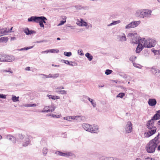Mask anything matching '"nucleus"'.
<instances>
[{"instance_id":"f257e3e1","label":"nucleus","mask_w":160,"mask_h":160,"mask_svg":"<svg viewBox=\"0 0 160 160\" xmlns=\"http://www.w3.org/2000/svg\"><path fill=\"white\" fill-rule=\"evenodd\" d=\"M146 127L148 132L145 133L146 137H149L154 134L157 130V128L154 125V122L152 120L148 121L147 123Z\"/></svg>"},{"instance_id":"f03ea898","label":"nucleus","mask_w":160,"mask_h":160,"mask_svg":"<svg viewBox=\"0 0 160 160\" xmlns=\"http://www.w3.org/2000/svg\"><path fill=\"white\" fill-rule=\"evenodd\" d=\"M158 143V138L156 137L150 141L146 147L147 152L149 153L154 152Z\"/></svg>"},{"instance_id":"7ed1b4c3","label":"nucleus","mask_w":160,"mask_h":160,"mask_svg":"<svg viewBox=\"0 0 160 160\" xmlns=\"http://www.w3.org/2000/svg\"><path fill=\"white\" fill-rule=\"evenodd\" d=\"M45 20L47 19L44 17H31L28 19L29 22H33L37 23H39V25L41 27L44 28V25L43 23H46Z\"/></svg>"},{"instance_id":"20e7f679","label":"nucleus","mask_w":160,"mask_h":160,"mask_svg":"<svg viewBox=\"0 0 160 160\" xmlns=\"http://www.w3.org/2000/svg\"><path fill=\"white\" fill-rule=\"evenodd\" d=\"M18 137L23 146H27L30 143V136L28 135H23L21 134L19 135Z\"/></svg>"},{"instance_id":"39448f33","label":"nucleus","mask_w":160,"mask_h":160,"mask_svg":"<svg viewBox=\"0 0 160 160\" xmlns=\"http://www.w3.org/2000/svg\"><path fill=\"white\" fill-rule=\"evenodd\" d=\"M128 36L132 39L133 43H138L139 42V40L137 38V34L129 33L128 34Z\"/></svg>"},{"instance_id":"423d86ee","label":"nucleus","mask_w":160,"mask_h":160,"mask_svg":"<svg viewBox=\"0 0 160 160\" xmlns=\"http://www.w3.org/2000/svg\"><path fill=\"white\" fill-rule=\"evenodd\" d=\"M140 23V21H134L131 22L126 26V28H134L137 27Z\"/></svg>"},{"instance_id":"0eeeda50","label":"nucleus","mask_w":160,"mask_h":160,"mask_svg":"<svg viewBox=\"0 0 160 160\" xmlns=\"http://www.w3.org/2000/svg\"><path fill=\"white\" fill-rule=\"evenodd\" d=\"M139 42L141 43L144 47L148 48H150L149 47V39L146 40L145 38L141 39L139 40Z\"/></svg>"},{"instance_id":"6e6552de","label":"nucleus","mask_w":160,"mask_h":160,"mask_svg":"<svg viewBox=\"0 0 160 160\" xmlns=\"http://www.w3.org/2000/svg\"><path fill=\"white\" fill-rule=\"evenodd\" d=\"M56 153L59 156L68 157L69 156H72L73 155L71 152H68L66 153H63L60 151H57L56 152Z\"/></svg>"},{"instance_id":"1a4fd4ad","label":"nucleus","mask_w":160,"mask_h":160,"mask_svg":"<svg viewBox=\"0 0 160 160\" xmlns=\"http://www.w3.org/2000/svg\"><path fill=\"white\" fill-rule=\"evenodd\" d=\"M132 124L131 122L128 121L127 122L126 128V132L127 133H129L131 132L132 130Z\"/></svg>"},{"instance_id":"9d476101","label":"nucleus","mask_w":160,"mask_h":160,"mask_svg":"<svg viewBox=\"0 0 160 160\" xmlns=\"http://www.w3.org/2000/svg\"><path fill=\"white\" fill-rule=\"evenodd\" d=\"M10 58V57L9 56H8L5 57L0 55V62H11L12 60Z\"/></svg>"},{"instance_id":"9b49d317","label":"nucleus","mask_w":160,"mask_h":160,"mask_svg":"<svg viewBox=\"0 0 160 160\" xmlns=\"http://www.w3.org/2000/svg\"><path fill=\"white\" fill-rule=\"evenodd\" d=\"M151 71L156 76H160V71L159 69L154 68H151Z\"/></svg>"},{"instance_id":"f8f14e48","label":"nucleus","mask_w":160,"mask_h":160,"mask_svg":"<svg viewBox=\"0 0 160 160\" xmlns=\"http://www.w3.org/2000/svg\"><path fill=\"white\" fill-rule=\"evenodd\" d=\"M98 130V128L96 126L94 125H90L89 132H96Z\"/></svg>"},{"instance_id":"ddd939ff","label":"nucleus","mask_w":160,"mask_h":160,"mask_svg":"<svg viewBox=\"0 0 160 160\" xmlns=\"http://www.w3.org/2000/svg\"><path fill=\"white\" fill-rule=\"evenodd\" d=\"M138 43V45L136 50L137 53L140 52L143 49L144 47L141 43L139 42Z\"/></svg>"},{"instance_id":"4468645a","label":"nucleus","mask_w":160,"mask_h":160,"mask_svg":"<svg viewBox=\"0 0 160 160\" xmlns=\"http://www.w3.org/2000/svg\"><path fill=\"white\" fill-rule=\"evenodd\" d=\"M77 24L80 26H86L88 25L87 23L82 19H80V21L77 22Z\"/></svg>"},{"instance_id":"2eb2a0df","label":"nucleus","mask_w":160,"mask_h":160,"mask_svg":"<svg viewBox=\"0 0 160 160\" xmlns=\"http://www.w3.org/2000/svg\"><path fill=\"white\" fill-rule=\"evenodd\" d=\"M148 103L150 106H153L156 104L157 101L155 99H150L149 100Z\"/></svg>"},{"instance_id":"dca6fc26","label":"nucleus","mask_w":160,"mask_h":160,"mask_svg":"<svg viewBox=\"0 0 160 160\" xmlns=\"http://www.w3.org/2000/svg\"><path fill=\"white\" fill-rule=\"evenodd\" d=\"M160 118V110H159L157 112V113L154 115L153 117L152 118L151 120H156L159 119Z\"/></svg>"},{"instance_id":"f3484780","label":"nucleus","mask_w":160,"mask_h":160,"mask_svg":"<svg viewBox=\"0 0 160 160\" xmlns=\"http://www.w3.org/2000/svg\"><path fill=\"white\" fill-rule=\"evenodd\" d=\"M149 47L150 48L154 47L156 44V41L152 39H149Z\"/></svg>"},{"instance_id":"a211bd4d","label":"nucleus","mask_w":160,"mask_h":160,"mask_svg":"<svg viewBox=\"0 0 160 160\" xmlns=\"http://www.w3.org/2000/svg\"><path fill=\"white\" fill-rule=\"evenodd\" d=\"M9 31V28H3L0 30V33L2 34H5L8 32Z\"/></svg>"},{"instance_id":"6ab92c4d","label":"nucleus","mask_w":160,"mask_h":160,"mask_svg":"<svg viewBox=\"0 0 160 160\" xmlns=\"http://www.w3.org/2000/svg\"><path fill=\"white\" fill-rule=\"evenodd\" d=\"M142 13L143 14V17L148 15L150 14L152 11L150 10H143L142 11Z\"/></svg>"},{"instance_id":"aec40b11","label":"nucleus","mask_w":160,"mask_h":160,"mask_svg":"<svg viewBox=\"0 0 160 160\" xmlns=\"http://www.w3.org/2000/svg\"><path fill=\"white\" fill-rule=\"evenodd\" d=\"M90 125L88 124L84 123L82 125L83 128L86 131H89Z\"/></svg>"},{"instance_id":"412c9836","label":"nucleus","mask_w":160,"mask_h":160,"mask_svg":"<svg viewBox=\"0 0 160 160\" xmlns=\"http://www.w3.org/2000/svg\"><path fill=\"white\" fill-rule=\"evenodd\" d=\"M24 32L27 35H28L32 33H35L36 32L35 31L29 30L28 28H27L24 30Z\"/></svg>"},{"instance_id":"4be33fe9","label":"nucleus","mask_w":160,"mask_h":160,"mask_svg":"<svg viewBox=\"0 0 160 160\" xmlns=\"http://www.w3.org/2000/svg\"><path fill=\"white\" fill-rule=\"evenodd\" d=\"M48 110L45 111H42V112H52L54 110L55 108L53 106H48Z\"/></svg>"},{"instance_id":"5701e85b","label":"nucleus","mask_w":160,"mask_h":160,"mask_svg":"<svg viewBox=\"0 0 160 160\" xmlns=\"http://www.w3.org/2000/svg\"><path fill=\"white\" fill-rule=\"evenodd\" d=\"M118 38L119 40L122 41H125L126 40V38L124 34H123V35L122 36H118Z\"/></svg>"},{"instance_id":"b1692460","label":"nucleus","mask_w":160,"mask_h":160,"mask_svg":"<svg viewBox=\"0 0 160 160\" xmlns=\"http://www.w3.org/2000/svg\"><path fill=\"white\" fill-rule=\"evenodd\" d=\"M48 97L49 98H51L53 100L58 99L60 98V97L58 96L52 95H48Z\"/></svg>"},{"instance_id":"393cba45","label":"nucleus","mask_w":160,"mask_h":160,"mask_svg":"<svg viewBox=\"0 0 160 160\" xmlns=\"http://www.w3.org/2000/svg\"><path fill=\"white\" fill-rule=\"evenodd\" d=\"M142 10H140L138 11L136 14V16L137 17L143 18V14L142 13Z\"/></svg>"},{"instance_id":"a878e982","label":"nucleus","mask_w":160,"mask_h":160,"mask_svg":"<svg viewBox=\"0 0 160 160\" xmlns=\"http://www.w3.org/2000/svg\"><path fill=\"white\" fill-rule=\"evenodd\" d=\"M8 39V38L7 37H2L0 38V42H4L6 43Z\"/></svg>"},{"instance_id":"bb28decb","label":"nucleus","mask_w":160,"mask_h":160,"mask_svg":"<svg viewBox=\"0 0 160 160\" xmlns=\"http://www.w3.org/2000/svg\"><path fill=\"white\" fill-rule=\"evenodd\" d=\"M85 56L88 58L89 61H91L92 59V56L89 53H87L85 54Z\"/></svg>"},{"instance_id":"cd10ccee","label":"nucleus","mask_w":160,"mask_h":160,"mask_svg":"<svg viewBox=\"0 0 160 160\" xmlns=\"http://www.w3.org/2000/svg\"><path fill=\"white\" fill-rule=\"evenodd\" d=\"M56 92L59 94H65L67 93V91L64 90L56 91Z\"/></svg>"},{"instance_id":"c85d7f7f","label":"nucleus","mask_w":160,"mask_h":160,"mask_svg":"<svg viewBox=\"0 0 160 160\" xmlns=\"http://www.w3.org/2000/svg\"><path fill=\"white\" fill-rule=\"evenodd\" d=\"M18 98V97H16L15 96H12V99L13 102H15L19 101Z\"/></svg>"},{"instance_id":"c756f323","label":"nucleus","mask_w":160,"mask_h":160,"mask_svg":"<svg viewBox=\"0 0 160 160\" xmlns=\"http://www.w3.org/2000/svg\"><path fill=\"white\" fill-rule=\"evenodd\" d=\"M88 100L91 103L92 105L94 107H95L96 106V104L95 102H94L93 101V100L92 99H91L90 98L88 97Z\"/></svg>"},{"instance_id":"7c9ffc66","label":"nucleus","mask_w":160,"mask_h":160,"mask_svg":"<svg viewBox=\"0 0 160 160\" xmlns=\"http://www.w3.org/2000/svg\"><path fill=\"white\" fill-rule=\"evenodd\" d=\"M24 106L25 107H36V105L35 104H28L24 105Z\"/></svg>"},{"instance_id":"2f4dec72","label":"nucleus","mask_w":160,"mask_h":160,"mask_svg":"<svg viewBox=\"0 0 160 160\" xmlns=\"http://www.w3.org/2000/svg\"><path fill=\"white\" fill-rule=\"evenodd\" d=\"M125 94L124 93L121 92L119 93L117 96V97L122 98L125 95Z\"/></svg>"},{"instance_id":"473e14b6","label":"nucleus","mask_w":160,"mask_h":160,"mask_svg":"<svg viewBox=\"0 0 160 160\" xmlns=\"http://www.w3.org/2000/svg\"><path fill=\"white\" fill-rule=\"evenodd\" d=\"M112 71V70L107 69L106 70L105 74L107 75H109L111 73Z\"/></svg>"},{"instance_id":"72a5a7b5","label":"nucleus","mask_w":160,"mask_h":160,"mask_svg":"<svg viewBox=\"0 0 160 160\" xmlns=\"http://www.w3.org/2000/svg\"><path fill=\"white\" fill-rule=\"evenodd\" d=\"M64 63H65L67 64L68 65H73L72 64V63H73L72 62H69L68 61V60H64Z\"/></svg>"},{"instance_id":"f704fd0d","label":"nucleus","mask_w":160,"mask_h":160,"mask_svg":"<svg viewBox=\"0 0 160 160\" xmlns=\"http://www.w3.org/2000/svg\"><path fill=\"white\" fill-rule=\"evenodd\" d=\"M64 54L65 55L69 57L71 55L72 53L71 52H65L64 53Z\"/></svg>"},{"instance_id":"c9c22d12","label":"nucleus","mask_w":160,"mask_h":160,"mask_svg":"<svg viewBox=\"0 0 160 160\" xmlns=\"http://www.w3.org/2000/svg\"><path fill=\"white\" fill-rule=\"evenodd\" d=\"M59 75V74L58 73H57V74H55L53 75L52 76H50V77L53 78H57L58 77Z\"/></svg>"},{"instance_id":"e433bc0d","label":"nucleus","mask_w":160,"mask_h":160,"mask_svg":"<svg viewBox=\"0 0 160 160\" xmlns=\"http://www.w3.org/2000/svg\"><path fill=\"white\" fill-rule=\"evenodd\" d=\"M119 21H114V22L111 23L110 25H109V26L110 25H115L118 23H119Z\"/></svg>"},{"instance_id":"4c0bfd02","label":"nucleus","mask_w":160,"mask_h":160,"mask_svg":"<svg viewBox=\"0 0 160 160\" xmlns=\"http://www.w3.org/2000/svg\"><path fill=\"white\" fill-rule=\"evenodd\" d=\"M153 52L155 53V54H160V50H154Z\"/></svg>"},{"instance_id":"58836bf2","label":"nucleus","mask_w":160,"mask_h":160,"mask_svg":"<svg viewBox=\"0 0 160 160\" xmlns=\"http://www.w3.org/2000/svg\"><path fill=\"white\" fill-rule=\"evenodd\" d=\"M80 116H70V118L71 119H75L76 118H77L79 117Z\"/></svg>"},{"instance_id":"ea45409f","label":"nucleus","mask_w":160,"mask_h":160,"mask_svg":"<svg viewBox=\"0 0 160 160\" xmlns=\"http://www.w3.org/2000/svg\"><path fill=\"white\" fill-rule=\"evenodd\" d=\"M0 98H6V95H3L2 94H0Z\"/></svg>"},{"instance_id":"a19ab883","label":"nucleus","mask_w":160,"mask_h":160,"mask_svg":"<svg viewBox=\"0 0 160 160\" xmlns=\"http://www.w3.org/2000/svg\"><path fill=\"white\" fill-rule=\"evenodd\" d=\"M10 140H12L14 141L15 140V138L13 136H10L9 138Z\"/></svg>"},{"instance_id":"79ce46f5","label":"nucleus","mask_w":160,"mask_h":160,"mask_svg":"<svg viewBox=\"0 0 160 160\" xmlns=\"http://www.w3.org/2000/svg\"><path fill=\"white\" fill-rule=\"evenodd\" d=\"M66 22V20H65L64 21H61L60 22V23L59 24V25H61L64 24Z\"/></svg>"},{"instance_id":"37998d69","label":"nucleus","mask_w":160,"mask_h":160,"mask_svg":"<svg viewBox=\"0 0 160 160\" xmlns=\"http://www.w3.org/2000/svg\"><path fill=\"white\" fill-rule=\"evenodd\" d=\"M63 119L68 121H70L71 119L70 118V116H68L66 117H64Z\"/></svg>"},{"instance_id":"c03bdc74","label":"nucleus","mask_w":160,"mask_h":160,"mask_svg":"<svg viewBox=\"0 0 160 160\" xmlns=\"http://www.w3.org/2000/svg\"><path fill=\"white\" fill-rule=\"evenodd\" d=\"M75 7L77 9H80L82 8L81 6L80 5H77L75 6Z\"/></svg>"},{"instance_id":"a18cd8bd","label":"nucleus","mask_w":160,"mask_h":160,"mask_svg":"<svg viewBox=\"0 0 160 160\" xmlns=\"http://www.w3.org/2000/svg\"><path fill=\"white\" fill-rule=\"evenodd\" d=\"M52 116L53 117H56V118H60V115H57V116L56 115L53 114Z\"/></svg>"},{"instance_id":"49530a36","label":"nucleus","mask_w":160,"mask_h":160,"mask_svg":"<svg viewBox=\"0 0 160 160\" xmlns=\"http://www.w3.org/2000/svg\"><path fill=\"white\" fill-rule=\"evenodd\" d=\"M25 70L26 71H30V68L29 67H27L25 68Z\"/></svg>"},{"instance_id":"de8ad7c7","label":"nucleus","mask_w":160,"mask_h":160,"mask_svg":"<svg viewBox=\"0 0 160 160\" xmlns=\"http://www.w3.org/2000/svg\"><path fill=\"white\" fill-rule=\"evenodd\" d=\"M48 107H45L44 108L43 110V111H45L46 110H48Z\"/></svg>"},{"instance_id":"09e8293b","label":"nucleus","mask_w":160,"mask_h":160,"mask_svg":"<svg viewBox=\"0 0 160 160\" xmlns=\"http://www.w3.org/2000/svg\"><path fill=\"white\" fill-rule=\"evenodd\" d=\"M64 88L63 87H62L60 88H56V89H63Z\"/></svg>"},{"instance_id":"8fccbe9b","label":"nucleus","mask_w":160,"mask_h":160,"mask_svg":"<svg viewBox=\"0 0 160 160\" xmlns=\"http://www.w3.org/2000/svg\"><path fill=\"white\" fill-rule=\"evenodd\" d=\"M146 159H148V160H152V158H146ZM153 160H154L153 159Z\"/></svg>"},{"instance_id":"3c124183","label":"nucleus","mask_w":160,"mask_h":160,"mask_svg":"<svg viewBox=\"0 0 160 160\" xmlns=\"http://www.w3.org/2000/svg\"><path fill=\"white\" fill-rule=\"evenodd\" d=\"M158 150L160 151V145H159L158 147Z\"/></svg>"},{"instance_id":"603ef678","label":"nucleus","mask_w":160,"mask_h":160,"mask_svg":"<svg viewBox=\"0 0 160 160\" xmlns=\"http://www.w3.org/2000/svg\"><path fill=\"white\" fill-rule=\"evenodd\" d=\"M78 53L80 55H82V53H81V51H80V52H79V50L78 51Z\"/></svg>"},{"instance_id":"864d4df0","label":"nucleus","mask_w":160,"mask_h":160,"mask_svg":"<svg viewBox=\"0 0 160 160\" xmlns=\"http://www.w3.org/2000/svg\"><path fill=\"white\" fill-rule=\"evenodd\" d=\"M30 48H28H28H26L25 49L26 50H28V49H30Z\"/></svg>"},{"instance_id":"5fc2aeb1","label":"nucleus","mask_w":160,"mask_h":160,"mask_svg":"<svg viewBox=\"0 0 160 160\" xmlns=\"http://www.w3.org/2000/svg\"><path fill=\"white\" fill-rule=\"evenodd\" d=\"M109 160H112V158H108Z\"/></svg>"},{"instance_id":"6e6d98bb","label":"nucleus","mask_w":160,"mask_h":160,"mask_svg":"<svg viewBox=\"0 0 160 160\" xmlns=\"http://www.w3.org/2000/svg\"><path fill=\"white\" fill-rule=\"evenodd\" d=\"M158 124L159 125H160V120L158 122Z\"/></svg>"},{"instance_id":"4d7b16f0","label":"nucleus","mask_w":160,"mask_h":160,"mask_svg":"<svg viewBox=\"0 0 160 160\" xmlns=\"http://www.w3.org/2000/svg\"><path fill=\"white\" fill-rule=\"evenodd\" d=\"M12 28H13V27H12L11 28L10 30V31H10V32H11V31L12 30Z\"/></svg>"},{"instance_id":"13d9d810","label":"nucleus","mask_w":160,"mask_h":160,"mask_svg":"<svg viewBox=\"0 0 160 160\" xmlns=\"http://www.w3.org/2000/svg\"><path fill=\"white\" fill-rule=\"evenodd\" d=\"M142 160L141 159H140V158H137L136 160Z\"/></svg>"},{"instance_id":"bf43d9fd","label":"nucleus","mask_w":160,"mask_h":160,"mask_svg":"<svg viewBox=\"0 0 160 160\" xmlns=\"http://www.w3.org/2000/svg\"><path fill=\"white\" fill-rule=\"evenodd\" d=\"M57 39L58 40H60V39L59 38H57Z\"/></svg>"},{"instance_id":"052dcab7","label":"nucleus","mask_w":160,"mask_h":160,"mask_svg":"<svg viewBox=\"0 0 160 160\" xmlns=\"http://www.w3.org/2000/svg\"><path fill=\"white\" fill-rule=\"evenodd\" d=\"M2 138V137L0 135V140H1Z\"/></svg>"},{"instance_id":"680f3d73","label":"nucleus","mask_w":160,"mask_h":160,"mask_svg":"<svg viewBox=\"0 0 160 160\" xmlns=\"http://www.w3.org/2000/svg\"><path fill=\"white\" fill-rule=\"evenodd\" d=\"M158 2H160V0H158Z\"/></svg>"},{"instance_id":"e2e57ef3","label":"nucleus","mask_w":160,"mask_h":160,"mask_svg":"<svg viewBox=\"0 0 160 160\" xmlns=\"http://www.w3.org/2000/svg\"><path fill=\"white\" fill-rule=\"evenodd\" d=\"M52 50V51H54V49H52V50Z\"/></svg>"},{"instance_id":"0e129e2a","label":"nucleus","mask_w":160,"mask_h":160,"mask_svg":"<svg viewBox=\"0 0 160 160\" xmlns=\"http://www.w3.org/2000/svg\"><path fill=\"white\" fill-rule=\"evenodd\" d=\"M103 87V86H99V87Z\"/></svg>"},{"instance_id":"69168bd1","label":"nucleus","mask_w":160,"mask_h":160,"mask_svg":"<svg viewBox=\"0 0 160 160\" xmlns=\"http://www.w3.org/2000/svg\"><path fill=\"white\" fill-rule=\"evenodd\" d=\"M52 52H54V51H52Z\"/></svg>"}]
</instances>
